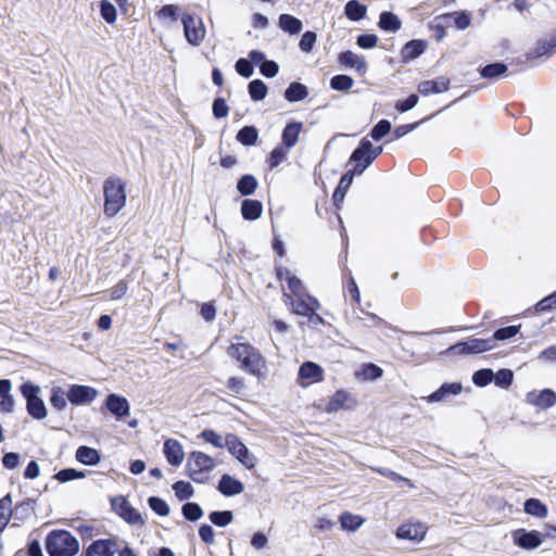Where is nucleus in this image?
I'll return each mask as SVG.
<instances>
[{"instance_id": "f257e3e1", "label": "nucleus", "mask_w": 556, "mask_h": 556, "mask_svg": "<svg viewBox=\"0 0 556 556\" xmlns=\"http://www.w3.org/2000/svg\"><path fill=\"white\" fill-rule=\"evenodd\" d=\"M227 354L240 363V368L248 374L262 378L266 374V361L260 351L247 342L231 343Z\"/></svg>"}, {"instance_id": "f03ea898", "label": "nucleus", "mask_w": 556, "mask_h": 556, "mask_svg": "<svg viewBox=\"0 0 556 556\" xmlns=\"http://www.w3.org/2000/svg\"><path fill=\"white\" fill-rule=\"evenodd\" d=\"M125 182L118 177H110L103 182V212L114 217L126 204Z\"/></svg>"}, {"instance_id": "7ed1b4c3", "label": "nucleus", "mask_w": 556, "mask_h": 556, "mask_svg": "<svg viewBox=\"0 0 556 556\" xmlns=\"http://www.w3.org/2000/svg\"><path fill=\"white\" fill-rule=\"evenodd\" d=\"M46 549L50 556H74L79 549V544L70 532L54 530L46 539Z\"/></svg>"}, {"instance_id": "20e7f679", "label": "nucleus", "mask_w": 556, "mask_h": 556, "mask_svg": "<svg viewBox=\"0 0 556 556\" xmlns=\"http://www.w3.org/2000/svg\"><path fill=\"white\" fill-rule=\"evenodd\" d=\"M282 298L285 303L291 306L292 313L307 317L313 324L323 323L321 316L317 314L320 304L311 294L292 298L290 293L285 292Z\"/></svg>"}, {"instance_id": "39448f33", "label": "nucleus", "mask_w": 556, "mask_h": 556, "mask_svg": "<svg viewBox=\"0 0 556 556\" xmlns=\"http://www.w3.org/2000/svg\"><path fill=\"white\" fill-rule=\"evenodd\" d=\"M214 466V459L202 452H192L187 459L189 477L198 483H205L207 481L208 473Z\"/></svg>"}, {"instance_id": "423d86ee", "label": "nucleus", "mask_w": 556, "mask_h": 556, "mask_svg": "<svg viewBox=\"0 0 556 556\" xmlns=\"http://www.w3.org/2000/svg\"><path fill=\"white\" fill-rule=\"evenodd\" d=\"M382 150L381 146L374 147L369 140L363 139L350 157V161L355 163L353 173L362 174L382 153Z\"/></svg>"}, {"instance_id": "0eeeda50", "label": "nucleus", "mask_w": 556, "mask_h": 556, "mask_svg": "<svg viewBox=\"0 0 556 556\" xmlns=\"http://www.w3.org/2000/svg\"><path fill=\"white\" fill-rule=\"evenodd\" d=\"M40 388L31 382H24L21 386V393L26 399L27 413L35 419L47 417V408L43 401L39 397Z\"/></svg>"}, {"instance_id": "6e6552de", "label": "nucleus", "mask_w": 556, "mask_h": 556, "mask_svg": "<svg viewBox=\"0 0 556 556\" xmlns=\"http://www.w3.org/2000/svg\"><path fill=\"white\" fill-rule=\"evenodd\" d=\"M181 23L184 26V34L187 41L194 47L200 46L206 35V29L202 18L199 15L182 13Z\"/></svg>"}, {"instance_id": "1a4fd4ad", "label": "nucleus", "mask_w": 556, "mask_h": 556, "mask_svg": "<svg viewBox=\"0 0 556 556\" xmlns=\"http://www.w3.org/2000/svg\"><path fill=\"white\" fill-rule=\"evenodd\" d=\"M494 349L493 339L470 338L464 342H458L446 350V353L466 355L480 354Z\"/></svg>"}, {"instance_id": "9d476101", "label": "nucleus", "mask_w": 556, "mask_h": 556, "mask_svg": "<svg viewBox=\"0 0 556 556\" xmlns=\"http://www.w3.org/2000/svg\"><path fill=\"white\" fill-rule=\"evenodd\" d=\"M226 447L248 469H252L255 466V457L237 435L232 433L227 434Z\"/></svg>"}, {"instance_id": "9b49d317", "label": "nucleus", "mask_w": 556, "mask_h": 556, "mask_svg": "<svg viewBox=\"0 0 556 556\" xmlns=\"http://www.w3.org/2000/svg\"><path fill=\"white\" fill-rule=\"evenodd\" d=\"M113 510L121 516L125 521L130 525H142L143 519L141 514L135 509L128 501L119 495L111 500Z\"/></svg>"}, {"instance_id": "f8f14e48", "label": "nucleus", "mask_w": 556, "mask_h": 556, "mask_svg": "<svg viewBox=\"0 0 556 556\" xmlns=\"http://www.w3.org/2000/svg\"><path fill=\"white\" fill-rule=\"evenodd\" d=\"M98 395L94 388L88 386L73 384L68 389L66 396L73 405H83L91 403Z\"/></svg>"}, {"instance_id": "ddd939ff", "label": "nucleus", "mask_w": 556, "mask_h": 556, "mask_svg": "<svg viewBox=\"0 0 556 556\" xmlns=\"http://www.w3.org/2000/svg\"><path fill=\"white\" fill-rule=\"evenodd\" d=\"M427 533L426 525L421 522H406L400 526L395 532L397 539L420 542Z\"/></svg>"}, {"instance_id": "4468645a", "label": "nucleus", "mask_w": 556, "mask_h": 556, "mask_svg": "<svg viewBox=\"0 0 556 556\" xmlns=\"http://www.w3.org/2000/svg\"><path fill=\"white\" fill-rule=\"evenodd\" d=\"M545 540V535L539 531H526L520 529L515 532V543L523 549H534Z\"/></svg>"}, {"instance_id": "2eb2a0df", "label": "nucleus", "mask_w": 556, "mask_h": 556, "mask_svg": "<svg viewBox=\"0 0 556 556\" xmlns=\"http://www.w3.org/2000/svg\"><path fill=\"white\" fill-rule=\"evenodd\" d=\"M446 26H455L458 30H465L471 24V14L466 11H456L442 14L438 17Z\"/></svg>"}, {"instance_id": "dca6fc26", "label": "nucleus", "mask_w": 556, "mask_h": 556, "mask_svg": "<svg viewBox=\"0 0 556 556\" xmlns=\"http://www.w3.org/2000/svg\"><path fill=\"white\" fill-rule=\"evenodd\" d=\"M163 453L166 460L173 466H179L184 462L182 445L175 439H168L164 442Z\"/></svg>"}, {"instance_id": "f3484780", "label": "nucleus", "mask_w": 556, "mask_h": 556, "mask_svg": "<svg viewBox=\"0 0 556 556\" xmlns=\"http://www.w3.org/2000/svg\"><path fill=\"white\" fill-rule=\"evenodd\" d=\"M105 406L118 419L129 415V403L121 395L110 394L106 397Z\"/></svg>"}, {"instance_id": "a211bd4d", "label": "nucleus", "mask_w": 556, "mask_h": 556, "mask_svg": "<svg viewBox=\"0 0 556 556\" xmlns=\"http://www.w3.org/2000/svg\"><path fill=\"white\" fill-rule=\"evenodd\" d=\"M463 390L459 382L443 383L435 392L431 393L425 400L428 403L445 401L448 396L458 395Z\"/></svg>"}, {"instance_id": "6ab92c4d", "label": "nucleus", "mask_w": 556, "mask_h": 556, "mask_svg": "<svg viewBox=\"0 0 556 556\" xmlns=\"http://www.w3.org/2000/svg\"><path fill=\"white\" fill-rule=\"evenodd\" d=\"M354 404L349 392L344 390L337 391L326 405L325 410L327 413H336L340 409L351 408Z\"/></svg>"}, {"instance_id": "aec40b11", "label": "nucleus", "mask_w": 556, "mask_h": 556, "mask_svg": "<svg viewBox=\"0 0 556 556\" xmlns=\"http://www.w3.org/2000/svg\"><path fill=\"white\" fill-rule=\"evenodd\" d=\"M116 543L113 540H97L86 549L85 556H114Z\"/></svg>"}, {"instance_id": "412c9836", "label": "nucleus", "mask_w": 556, "mask_h": 556, "mask_svg": "<svg viewBox=\"0 0 556 556\" xmlns=\"http://www.w3.org/2000/svg\"><path fill=\"white\" fill-rule=\"evenodd\" d=\"M34 513V501L28 498L11 508V520L13 526L18 527L21 523L30 518Z\"/></svg>"}, {"instance_id": "4be33fe9", "label": "nucleus", "mask_w": 556, "mask_h": 556, "mask_svg": "<svg viewBox=\"0 0 556 556\" xmlns=\"http://www.w3.org/2000/svg\"><path fill=\"white\" fill-rule=\"evenodd\" d=\"M527 401L540 408H549L556 403V393L551 389H544L540 393L529 392Z\"/></svg>"}, {"instance_id": "5701e85b", "label": "nucleus", "mask_w": 556, "mask_h": 556, "mask_svg": "<svg viewBox=\"0 0 556 556\" xmlns=\"http://www.w3.org/2000/svg\"><path fill=\"white\" fill-rule=\"evenodd\" d=\"M338 60L345 67L354 68L359 74H365L367 71V62L365 58L352 51L342 52Z\"/></svg>"}, {"instance_id": "b1692460", "label": "nucleus", "mask_w": 556, "mask_h": 556, "mask_svg": "<svg viewBox=\"0 0 556 556\" xmlns=\"http://www.w3.org/2000/svg\"><path fill=\"white\" fill-rule=\"evenodd\" d=\"M243 484L230 475H223L218 482V491L225 496H233L242 493Z\"/></svg>"}, {"instance_id": "393cba45", "label": "nucleus", "mask_w": 556, "mask_h": 556, "mask_svg": "<svg viewBox=\"0 0 556 556\" xmlns=\"http://www.w3.org/2000/svg\"><path fill=\"white\" fill-rule=\"evenodd\" d=\"M450 80L444 77H440L435 80H425L418 85V91L424 96L431 93H441L448 89Z\"/></svg>"}, {"instance_id": "a878e982", "label": "nucleus", "mask_w": 556, "mask_h": 556, "mask_svg": "<svg viewBox=\"0 0 556 556\" xmlns=\"http://www.w3.org/2000/svg\"><path fill=\"white\" fill-rule=\"evenodd\" d=\"M299 378L308 383L320 381L323 380V369L313 362H306L299 369Z\"/></svg>"}, {"instance_id": "bb28decb", "label": "nucleus", "mask_w": 556, "mask_h": 556, "mask_svg": "<svg viewBox=\"0 0 556 556\" xmlns=\"http://www.w3.org/2000/svg\"><path fill=\"white\" fill-rule=\"evenodd\" d=\"M303 124L301 122L289 123L282 130L281 139L287 149L294 147L299 140Z\"/></svg>"}, {"instance_id": "cd10ccee", "label": "nucleus", "mask_w": 556, "mask_h": 556, "mask_svg": "<svg viewBox=\"0 0 556 556\" xmlns=\"http://www.w3.org/2000/svg\"><path fill=\"white\" fill-rule=\"evenodd\" d=\"M75 456L79 463L87 466H94L101 459L99 452L96 448L89 446H79Z\"/></svg>"}, {"instance_id": "c85d7f7f", "label": "nucleus", "mask_w": 556, "mask_h": 556, "mask_svg": "<svg viewBox=\"0 0 556 556\" xmlns=\"http://www.w3.org/2000/svg\"><path fill=\"white\" fill-rule=\"evenodd\" d=\"M426 42L422 40H410L402 49L401 55L403 61H410L424 53Z\"/></svg>"}, {"instance_id": "c756f323", "label": "nucleus", "mask_w": 556, "mask_h": 556, "mask_svg": "<svg viewBox=\"0 0 556 556\" xmlns=\"http://www.w3.org/2000/svg\"><path fill=\"white\" fill-rule=\"evenodd\" d=\"M263 211V205L257 200H244L241 204L242 217L247 220L257 219Z\"/></svg>"}, {"instance_id": "7c9ffc66", "label": "nucleus", "mask_w": 556, "mask_h": 556, "mask_svg": "<svg viewBox=\"0 0 556 556\" xmlns=\"http://www.w3.org/2000/svg\"><path fill=\"white\" fill-rule=\"evenodd\" d=\"M278 24L283 31L290 35H296L303 28L302 22L290 14H281L279 16Z\"/></svg>"}, {"instance_id": "2f4dec72", "label": "nucleus", "mask_w": 556, "mask_h": 556, "mask_svg": "<svg viewBox=\"0 0 556 556\" xmlns=\"http://www.w3.org/2000/svg\"><path fill=\"white\" fill-rule=\"evenodd\" d=\"M339 521L343 530L356 531L364 525L365 518L350 511H344L341 514Z\"/></svg>"}, {"instance_id": "473e14b6", "label": "nucleus", "mask_w": 556, "mask_h": 556, "mask_svg": "<svg viewBox=\"0 0 556 556\" xmlns=\"http://www.w3.org/2000/svg\"><path fill=\"white\" fill-rule=\"evenodd\" d=\"M308 96L306 86L301 83H291L285 91V98L289 102H298L304 100Z\"/></svg>"}, {"instance_id": "72a5a7b5", "label": "nucleus", "mask_w": 556, "mask_h": 556, "mask_svg": "<svg viewBox=\"0 0 556 556\" xmlns=\"http://www.w3.org/2000/svg\"><path fill=\"white\" fill-rule=\"evenodd\" d=\"M344 12L349 20L357 22L365 17L367 8L357 0H350L345 4Z\"/></svg>"}, {"instance_id": "f704fd0d", "label": "nucleus", "mask_w": 556, "mask_h": 556, "mask_svg": "<svg viewBox=\"0 0 556 556\" xmlns=\"http://www.w3.org/2000/svg\"><path fill=\"white\" fill-rule=\"evenodd\" d=\"M523 509L528 515L536 518H545L548 514L547 507L536 498H529L523 504Z\"/></svg>"}, {"instance_id": "c9c22d12", "label": "nucleus", "mask_w": 556, "mask_h": 556, "mask_svg": "<svg viewBox=\"0 0 556 556\" xmlns=\"http://www.w3.org/2000/svg\"><path fill=\"white\" fill-rule=\"evenodd\" d=\"M401 21L391 12H382L379 17V27L386 31H397L401 28Z\"/></svg>"}, {"instance_id": "e433bc0d", "label": "nucleus", "mask_w": 556, "mask_h": 556, "mask_svg": "<svg viewBox=\"0 0 556 556\" xmlns=\"http://www.w3.org/2000/svg\"><path fill=\"white\" fill-rule=\"evenodd\" d=\"M353 172H349L341 177L339 185L332 195V199L337 205L344 200L345 193L353 181Z\"/></svg>"}, {"instance_id": "4c0bfd02", "label": "nucleus", "mask_w": 556, "mask_h": 556, "mask_svg": "<svg viewBox=\"0 0 556 556\" xmlns=\"http://www.w3.org/2000/svg\"><path fill=\"white\" fill-rule=\"evenodd\" d=\"M236 138L243 146H254L258 139V131L254 126H244Z\"/></svg>"}, {"instance_id": "58836bf2", "label": "nucleus", "mask_w": 556, "mask_h": 556, "mask_svg": "<svg viewBox=\"0 0 556 556\" xmlns=\"http://www.w3.org/2000/svg\"><path fill=\"white\" fill-rule=\"evenodd\" d=\"M257 188V180L253 175H244L242 176L238 184H237V190L242 195H251L255 192Z\"/></svg>"}, {"instance_id": "ea45409f", "label": "nucleus", "mask_w": 556, "mask_h": 556, "mask_svg": "<svg viewBox=\"0 0 556 556\" xmlns=\"http://www.w3.org/2000/svg\"><path fill=\"white\" fill-rule=\"evenodd\" d=\"M11 495L7 494L0 500V532L4 530L8 522L11 520Z\"/></svg>"}, {"instance_id": "a19ab883", "label": "nucleus", "mask_w": 556, "mask_h": 556, "mask_svg": "<svg viewBox=\"0 0 556 556\" xmlns=\"http://www.w3.org/2000/svg\"><path fill=\"white\" fill-rule=\"evenodd\" d=\"M249 94L254 101H262L267 94V87L261 79L252 80L249 86Z\"/></svg>"}, {"instance_id": "79ce46f5", "label": "nucleus", "mask_w": 556, "mask_h": 556, "mask_svg": "<svg viewBox=\"0 0 556 556\" xmlns=\"http://www.w3.org/2000/svg\"><path fill=\"white\" fill-rule=\"evenodd\" d=\"M201 438L205 442L211 443L212 445H214L215 447H218V448L226 447L227 435L223 437V435L216 433L212 429L203 430L201 432Z\"/></svg>"}, {"instance_id": "37998d69", "label": "nucleus", "mask_w": 556, "mask_h": 556, "mask_svg": "<svg viewBox=\"0 0 556 556\" xmlns=\"http://www.w3.org/2000/svg\"><path fill=\"white\" fill-rule=\"evenodd\" d=\"M354 85V80L348 75H336L330 79V87L339 91H348Z\"/></svg>"}, {"instance_id": "c03bdc74", "label": "nucleus", "mask_w": 556, "mask_h": 556, "mask_svg": "<svg viewBox=\"0 0 556 556\" xmlns=\"http://www.w3.org/2000/svg\"><path fill=\"white\" fill-rule=\"evenodd\" d=\"M181 510L184 517L190 521H197L203 517V509L197 503H186Z\"/></svg>"}, {"instance_id": "a18cd8bd", "label": "nucleus", "mask_w": 556, "mask_h": 556, "mask_svg": "<svg viewBox=\"0 0 556 556\" xmlns=\"http://www.w3.org/2000/svg\"><path fill=\"white\" fill-rule=\"evenodd\" d=\"M210 521L214 523L217 527H226L228 526L232 519L233 515L230 510H224V511H212L208 515Z\"/></svg>"}, {"instance_id": "49530a36", "label": "nucleus", "mask_w": 556, "mask_h": 556, "mask_svg": "<svg viewBox=\"0 0 556 556\" xmlns=\"http://www.w3.org/2000/svg\"><path fill=\"white\" fill-rule=\"evenodd\" d=\"M507 71V66L503 63H492L489 65H485L481 70V75L484 78H497L501 75H503Z\"/></svg>"}, {"instance_id": "de8ad7c7", "label": "nucleus", "mask_w": 556, "mask_h": 556, "mask_svg": "<svg viewBox=\"0 0 556 556\" xmlns=\"http://www.w3.org/2000/svg\"><path fill=\"white\" fill-rule=\"evenodd\" d=\"M66 393L59 387L52 389L50 404L53 408L62 410L66 406Z\"/></svg>"}, {"instance_id": "09e8293b", "label": "nucleus", "mask_w": 556, "mask_h": 556, "mask_svg": "<svg viewBox=\"0 0 556 556\" xmlns=\"http://www.w3.org/2000/svg\"><path fill=\"white\" fill-rule=\"evenodd\" d=\"M173 490L175 495L180 500H188L193 495V488L189 482L186 481H177L173 485Z\"/></svg>"}, {"instance_id": "8fccbe9b", "label": "nucleus", "mask_w": 556, "mask_h": 556, "mask_svg": "<svg viewBox=\"0 0 556 556\" xmlns=\"http://www.w3.org/2000/svg\"><path fill=\"white\" fill-rule=\"evenodd\" d=\"M100 13L102 18L109 23L113 24L116 21L117 13L115 7L108 0H102L100 3Z\"/></svg>"}, {"instance_id": "3c124183", "label": "nucleus", "mask_w": 556, "mask_h": 556, "mask_svg": "<svg viewBox=\"0 0 556 556\" xmlns=\"http://www.w3.org/2000/svg\"><path fill=\"white\" fill-rule=\"evenodd\" d=\"M519 332V326H508L504 328L497 329L492 337L489 339H493V344L495 345V341H503L515 337Z\"/></svg>"}, {"instance_id": "603ef678", "label": "nucleus", "mask_w": 556, "mask_h": 556, "mask_svg": "<svg viewBox=\"0 0 556 556\" xmlns=\"http://www.w3.org/2000/svg\"><path fill=\"white\" fill-rule=\"evenodd\" d=\"M148 503L151 509L157 515L165 517L169 514V506L164 500L156 496H151L148 500Z\"/></svg>"}, {"instance_id": "864d4df0", "label": "nucleus", "mask_w": 556, "mask_h": 556, "mask_svg": "<svg viewBox=\"0 0 556 556\" xmlns=\"http://www.w3.org/2000/svg\"><path fill=\"white\" fill-rule=\"evenodd\" d=\"M85 477H86V475L84 471H78L73 468L62 469L55 475V479H58L60 482H67L71 480L83 479Z\"/></svg>"}, {"instance_id": "5fc2aeb1", "label": "nucleus", "mask_w": 556, "mask_h": 556, "mask_svg": "<svg viewBox=\"0 0 556 556\" xmlns=\"http://www.w3.org/2000/svg\"><path fill=\"white\" fill-rule=\"evenodd\" d=\"M494 374L491 369H480L472 376V381L478 387H485L493 380Z\"/></svg>"}, {"instance_id": "6e6d98bb", "label": "nucleus", "mask_w": 556, "mask_h": 556, "mask_svg": "<svg viewBox=\"0 0 556 556\" xmlns=\"http://www.w3.org/2000/svg\"><path fill=\"white\" fill-rule=\"evenodd\" d=\"M382 374L383 370L372 363L366 364L361 371V376L363 377L364 380L379 379L382 376Z\"/></svg>"}, {"instance_id": "4d7b16f0", "label": "nucleus", "mask_w": 556, "mask_h": 556, "mask_svg": "<svg viewBox=\"0 0 556 556\" xmlns=\"http://www.w3.org/2000/svg\"><path fill=\"white\" fill-rule=\"evenodd\" d=\"M316 40H317L316 34L314 31L307 30L302 35L299 47L303 52L309 53L313 50V48L316 43Z\"/></svg>"}, {"instance_id": "13d9d810", "label": "nucleus", "mask_w": 556, "mask_h": 556, "mask_svg": "<svg viewBox=\"0 0 556 556\" xmlns=\"http://www.w3.org/2000/svg\"><path fill=\"white\" fill-rule=\"evenodd\" d=\"M513 371L510 369H501L498 370L493 379L495 384L502 388H508L513 382Z\"/></svg>"}, {"instance_id": "bf43d9fd", "label": "nucleus", "mask_w": 556, "mask_h": 556, "mask_svg": "<svg viewBox=\"0 0 556 556\" xmlns=\"http://www.w3.org/2000/svg\"><path fill=\"white\" fill-rule=\"evenodd\" d=\"M391 130V123L387 119H381L370 131L374 140H380Z\"/></svg>"}, {"instance_id": "052dcab7", "label": "nucleus", "mask_w": 556, "mask_h": 556, "mask_svg": "<svg viewBox=\"0 0 556 556\" xmlns=\"http://www.w3.org/2000/svg\"><path fill=\"white\" fill-rule=\"evenodd\" d=\"M287 285L292 298L308 294L303 282L295 276L290 278V281Z\"/></svg>"}, {"instance_id": "680f3d73", "label": "nucleus", "mask_w": 556, "mask_h": 556, "mask_svg": "<svg viewBox=\"0 0 556 556\" xmlns=\"http://www.w3.org/2000/svg\"><path fill=\"white\" fill-rule=\"evenodd\" d=\"M227 391L232 395H239L244 389V380L239 377H231L226 382Z\"/></svg>"}, {"instance_id": "e2e57ef3", "label": "nucleus", "mask_w": 556, "mask_h": 556, "mask_svg": "<svg viewBox=\"0 0 556 556\" xmlns=\"http://www.w3.org/2000/svg\"><path fill=\"white\" fill-rule=\"evenodd\" d=\"M236 71L238 72V74H240L241 76L245 77V78H249L253 75V66H252V63L247 60V59H239L237 62H236Z\"/></svg>"}, {"instance_id": "0e129e2a", "label": "nucleus", "mask_w": 556, "mask_h": 556, "mask_svg": "<svg viewBox=\"0 0 556 556\" xmlns=\"http://www.w3.org/2000/svg\"><path fill=\"white\" fill-rule=\"evenodd\" d=\"M287 159V151L282 147L275 148L270 153V167H277L279 164H281Z\"/></svg>"}, {"instance_id": "69168bd1", "label": "nucleus", "mask_w": 556, "mask_h": 556, "mask_svg": "<svg viewBox=\"0 0 556 556\" xmlns=\"http://www.w3.org/2000/svg\"><path fill=\"white\" fill-rule=\"evenodd\" d=\"M229 108L226 101L222 98H217L213 102V114L216 118H223L228 115Z\"/></svg>"}, {"instance_id": "338daca9", "label": "nucleus", "mask_w": 556, "mask_h": 556, "mask_svg": "<svg viewBox=\"0 0 556 556\" xmlns=\"http://www.w3.org/2000/svg\"><path fill=\"white\" fill-rule=\"evenodd\" d=\"M261 73L266 77H275L278 74L279 66L274 61H264L260 66Z\"/></svg>"}, {"instance_id": "774afa93", "label": "nucleus", "mask_w": 556, "mask_h": 556, "mask_svg": "<svg viewBox=\"0 0 556 556\" xmlns=\"http://www.w3.org/2000/svg\"><path fill=\"white\" fill-rule=\"evenodd\" d=\"M556 307V292L544 298L536 304L538 312H545Z\"/></svg>"}]
</instances>
